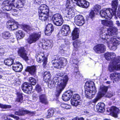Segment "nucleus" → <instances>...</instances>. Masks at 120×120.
Segmentation results:
<instances>
[{
    "label": "nucleus",
    "instance_id": "f257e3e1",
    "mask_svg": "<svg viewBox=\"0 0 120 120\" xmlns=\"http://www.w3.org/2000/svg\"><path fill=\"white\" fill-rule=\"evenodd\" d=\"M58 76L60 77L63 76L62 79L60 81L59 78L57 77H54L53 79L51 80L49 83V86H50L52 88L57 86V91L60 94L65 87L68 80V78L67 75L64 76L62 73L59 72L57 74Z\"/></svg>",
    "mask_w": 120,
    "mask_h": 120
},
{
    "label": "nucleus",
    "instance_id": "f03ea898",
    "mask_svg": "<svg viewBox=\"0 0 120 120\" xmlns=\"http://www.w3.org/2000/svg\"><path fill=\"white\" fill-rule=\"evenodd\" d=\"M104 56L107 60L111 59L109 68V70L110 71L120 70V56L115 58L116 55L115 53L108 52L105 53Z\"/></svg>",
    "mask_w": 120,
    "mask_h": 120
},
{
    "label": "nucleus",
    "instance_id": "7ed1b4c3",
    "mask_svg": "<svg viewBox=\"0 0 120 120\" xmlns=\"http://www.w3.org/2000/svg\"><path fill=\"white\" fill-rule=\"evenodd\" d=\"M103 28L101 27L100 29V33L99 35L100 40L103 41V42L106 43L108 45L109 48L111 50H115L117 48V46L119 44L120 41V39L119 38H116L112 37L111 38L106 39L105 35L106 33L105 32L102 33V30L103 31H105V30H103Z\"/></svg>",
    "mask_w": 120,
    "mask_h": 120
},
{
    "label": "nucleus",
    "instance_id": "20e7f679",
    "mask_svg": "<svg viewBox=\"0 0 120 120\" xmlns=\"http://www.w3.org/2000/svg\"><path fill=\"white\" fill-rule=\"evenodd\" d=\"M116 10L110 8L104 9L101 11L100 14L102 18L109 19H110L113 15L115 16L116 19H117V17L120 18V11L118 10L116 12Z\"/></svg>",
    "mask_w": 120,
    "mask_h": 120
},
{
    "label": "nucleus",
    "instance_id": "39448f33",
    "mask_svg": "<svg viewBox=\"0 0 120 120\" xmlns=\"http://www.w3.org/2000/svg\"><path fill=\"white\" fill-rule=\"evenodd\" d=\"M85 88L86 97L89 99L92 98L97 92L94 82L91 81L87 82L86 83Z\"/></svg>",
    "mask_w": 120,
    "mask_h": 120
},
{
    "label": "nucleus",
    "instance_id": "423d86ee",
    "mask_svg": "<svg viewBox=\"0 0 120 120\" xmlns=\"http://www.w3.org/2000/svg\"><path fill=\"white\" fill-rule=\"evenodd\" d=\"M55 59L52 61V64L54 68L59 69L65 66L67 63V59L63 57H60L58 58L57 56H56Z\"/></svg>",
    "mask_w": 120,
    "mask_h": 120
},
{
    "label": "nucleus",
    "instance_id": "0eeeda50",
    "mask_svg": "<svg viewBox=\"0 0 120 120\" xmlns=\"http://www.w3.org/2000/svg\"><path fill=\"white\" fill-rule=\"evenodd\" d=\"M101 27L103 28V30H105V31H103V30H102V33H104V32L105 33H106V34L105 35L106 36V39H108V38H111H111L110 37V36L113 35L116 32L117 30V28L115 27H111L107 29V28H105V26L103 27H101L100 28L99 30V35H100V29Z\"/></svg>",
    "mask_w": 120,
    "mask_h": 120
},
{
    "label": "nucleus",
    "instance_id": "6e6552de",
    "mask_svg": "<svg viewBox=\"0 0 120 120\" xmlns=\"http://www.w3.org/2000/svg\"><path fill=\"white\" fill-rule=\"evenodd\" d=\"M41 34V33L40 32H34L32 34L27 40L28 42L31 44L35 42L40 38Z\"/></svg>",
    "mask_w": 120,
    "mask_h": 120
},
{
    "label": "nucleus",
    "instance_id": "1a4fd4ad",
    "mask_svg": "<svg viewBox=\"0 0 120 120\" xmlns=\"http://www.w3.org/2000/svg\"><path fill=\"white\" fill-rule=\"evenodd\" d=\"M108 89L107 86H100L99 92L98 94L97 97L96 99L92 100V102L95 103L102 96H103L107 91Z\"/></svg>",
    "mask_w": 120,
    "mask_h": 120
},
{
    "label": "nucleus",
    "instance_id": "9d476101",
    "mask_svg": "<svg viewBox=\"0 0 120 120\" xmlns=\"http://www.w3.org/2000/svg\"><path fill=\"white\" fill-rule=\"evenodd\" d=\"M80 97L78 94H74L71 100V103L72 105L76 106L79 105H80L82 102L80 100Z\"/></svg>",
    "mask_w": 120,
    "mask_h": 120
},
{
    "label": "nucleus",
    "instance_id": "9b49d317",
    "mask_svg": "<svg viewBox=\"0 0 120 120\" xmlns=\"http://www.w3.org/2000/svg\"><path fill=\"white\" fill-rule=\"evenodd\" d=\"M93 49L96 53H102L106 50V46L103 44H98L94 46Z\"/></svg>",
    "mask_w": 120,
    "mask_h": 120
},
{
    "label": "nucleus",
    "instance_id": "f8f14e48",
    "mask_svg": "<svg viewBox=\"0 0 120 120\" xmlns=\"http://www.w3.org/2000/svg\"><path fill=\"white\" fill-rule=\"evenodd\" d=\"M75 22L77 25L81 26L84 24L85 20L83 16L81 15H78L75 18Z\"/></svg>",
    "mask_w": 120,
    "mask_h": 120
},
{
    "label": "nucleus",
    "instance_id": "ddd939ff",
    "mask_svg": "<svg viewBox=\"0 0 120 120\" xmlns=\"http://www.w3.org/2000/svg\"><path fill=\"white\" fill-rule=\"evenodd\" d=\"M6 25L7 28L11 30H13L17 29L19 26L18 22H14L11 21H9L7 22Z\"/></svg>",
    "mask_w": 120,
    "mask_h": 120
},
{
    "label": "nucleus",
    "instance_id": "4468645a",
    "mask_svg": "<svg viewBox=\"0 0 120 120\" xmlns=\"http://www.w3.org/2000/svg\"><path fill=\"white\" fill-rule=\"evenodd\" d=\"M19 55L26 61L28 60L26 51L23 47L20 48L18 51Z\"/></svg>",
    "mask_w": 120,
    "mask_h": 120
},
{
    "label": "nucleus",
    "instance_id": "2eb2a0df",
    "mask_svg": "<svg viewBox=\"0 0 120 120\" xmlns=\"http://www.w3.org/2000/svg\"><path fill=\"white\" fill-rule=\"evenodd\" d=\"M73 94V91L71 90L68 91L64 93L62 95V99L65 101H68L71 98Z\"/></svg>",
    "mask_w": 120,
    "mask_h": 120
},
{
    "label": "nucleus",
    "instance_id": "dca6fc26",
    "mask_svg": "<svg viewBox=\"0 0 120 120\" xmlns=\"http://www.w3.org/2000/svg\"><path fill=\"white\" fill-rule=\"evenodd\" d=\"M22 88L23 91L26 93H28V91L32 90V87L31 84L26 82L23 84L22 86Z\"/></svg>",
    "mask_w": 120,
    "mask_h": 120
},
{
    "label": "nucleus",
    "instance_id": "f3484780",
    "mask_svg": "<svg viewBox=\"0 0 120 120\" xmlns=\"http://www.w3.org/2000/svg\"><path fill=\"white\" fill-rule=\"evenodd\" d=\"M13 70L15 71L20 72L22 70L23 67L21 64L19 62L14 63L12 65Z\"/></svg>",
    "mask_w": 120,
    "mask_h": 120
},
{
    "label": "nucleus",
    "instance_id": "a211bd4d",
    "mask_svg": "<svg viewBox=\"0 0 120 120\" xmlns=\"http://www.w3.org/2000/svg\"><path fill=\"white\" fill-rule=\"evenodd\" d=\"M61 31V34L62 35H67L70 32L69 26L66 25H64L62 26Z\"/></svg>",
    "mask_w": 120,
    "mask_h": 120
},
{
    "label": "nucleus",
    "instance_id": "6ab92c4d",
    "mask_svg": "<svg viewBox=\"0 0 120 120\" xmlns=\"http://www.w3.org/2000/svg\"><path fill=\"white\" fill-rule=\"evenodd\" d=\"M76 4L80 7L85 8H88L90 5L89 3L85 0H80Z\"/></svg>",
    "mask_w": 120,
    "mask_h": 120
},
{
    "label": "nucleus",
    "instance_id": "aec40b11",
    "mask_svg": "<svg viewBox=\"0 0 120 120\" xmlns=\"http://www.w3.org/2000/svg\"><path fill=\"white\" fill-rule=\"evenodd\" d=\"M66 10L68 12L67 17H68L69 18H71L74 16L75 13L71 7H67L66 8Z\"/></svg>",
    "mask_w": 120,
    "mask_h": 120
},
{
    "label": "nucleus",
    "instance_id": "412c9836",
    "mask_svg": "<svg viewBox=\"0 0 120 120\" xmlns=\"http://www.w3.org/2000/svg\"><path fill=\"white\" fill-rule=\"evenodd\" d=\"M49 10L45 4L41 5L39 9V13H44L48 14Z\"/></svg>",
    "mask_w": 120,
    "mask_h": 120
},
{
    "label": "nucleus",
    "instance_id": "4be33fe9",
    "mask_svg": "<svg viewBox=\"0 0 120 120\" xmlns=\"http://www.w3.org/2000/svg\"><path fill=\"white\" fill-rule=\"evenodd\" d=\"M110 78L111 79L115 81H118L120 80V74L115 72L111 74Z\"/></svg>",
    "mask_w": 120,
    "mask_h": 120
},
{
    "label": "nucleus",
    "instance_id": "5701e85b",
    "mask_svg": "<svg viewBox=\"0 0 120 120\" xmlns=\"http://www.w3.org/2000/svg\"><path fill=\"white\" fill-rule=\"evenodd\" d=\"M52 45V40H47L45 41L44 45H42V47L44 49H47L51 48Z\"/></svg>",
    "mask_w": 120,
    "mask_h": 120
},
{
    "label": "nucleus",
    "instance_id": "b1692460",
    "mask_svg": "<svg viewBox=\"0 0 120 120\" xmlns=\"http://www.w3.org/2000/svg\"><path fill=\"white\" fill-rule=\"evenodd\" d=\"M79 29L77 28L74 29L72 34V40H73L78 38L79 35Z\"/></svg>",
    "mask_w": 120,
    "mask_h": 120
},
{
    "label": "nucleus",
    "instance_id": "393cba45",
    "mask_svg": "<svg viewBox=\"0 0 120 120\" xmlns=\"http://www.w3.org/2000/svg\"><path fill=\"white\" fill-rule=\"evenodd\" d=\"M105 105L103 103H99L96 105V108L97 111L102 112L105 110Z\"/></svg>",
    "mask_w": 120,
    "mask_h": 120
},
{
    "label": "nucleus",
    "instance_id": "a878e982",
    "mask_svg": "<svg viewBox=\"0 0 120 120\" xmlns=\"http://www.w3.org/2000/svg\"><path fill=\"white\" fill-rule=\"evenodd\" d=\"M109 110L110 112L112 113L113 116L115 117H117V115L119 112L118 109L115 107L113 106L110 108Z\"/></svg>",
    "mask_w": 120,
    "mask_h": 120
},
{
    "label": "nucleus",
    "instance_id": "bb28decb",
    "mask_svg": "<svg viewBox=\"0 0 120 120\" xmlns=\"http://www.w3.org/2000/svg\"><path fill=\"white\" fill-rule=\"evenodd\" d=\"M26 70L32 75H34L36 73V67L35 66L28 67Z\"/></svg>",
    "mask_w": 120,
    "mask_h": 120
},
{
    "label": "nucleus",
    "instance_id": "cd10ccee",
    "mask_svg": "<svg viewBox=\"0 0 120 120\" xmlns=\"http://www.w3.org/2000/svg\"><path fill=\"white\" fill-rule=\"evenodd\" d=\"M36 60L38 62H41L43 61L45 58H46L44 56V54L42 53H41L38 54L36 57Z\"/></svg>",
    "mask_w": 120,
    "mask_h": 120
},
{
    "label": "nucleus",
    "instance_id": "c85d7f7f",
    "mask_svg": "<svg viewBox=\"0 0 120 120\" xmlns=\"http://www.w3.org/2000/svg\"><path fill=\"white\" fill-rule=\"evenodd\" d=\"M51 75L49 72H45L43 75L44 80L46 82H48L50 80Z\"/></svg>",
    "mask_w": 120,
    "mask_h": 120
},
{
    "label": "nucleus",
    "instance_id": "c756f323",
    "mask_svg": "<svg viewBox=\"0 0 120 120\" xmlns=\"http://www.w3.org/2000/svg\"><path fill=\"white\" fill-rule=\"evenodd\" d=\"M11 3L9 0H6L4 1L2 5L1 8L4 11H7V9L8 5H10Z\"/></svg>",
    "mask_w": 120,
    "mask_h": 120
},
{
    "label": "nucleus",
    "instance_id": "7c9ffc66",
    "mask_svg": "<svg viewBox=\"0 0 120 120\" xmlns=\"http://www.w3.org/2000/svg\"><path fill=\"white\" fill-rule=\"evenodd\" d=\"M39 99L40 101L45 104L48 103L46 95L45 94H41L39 96Z\"/></svg>",
    "mask_w": 120,
    "mask_h": 120
},
{
    "label": "nucleus",
    "instance_id": "2f4dec72",
    "mask_svg": "<svg viewBox=\"0 0 120 120\" xmlns=\"http://www.w3.org/2000/svg\"><path fill=\"white\" fill-rule=\"evenodd\" d=\"M22 95V93L20 92H18L17 93V97L15 101L18 102H22L23 100V97Z\"/></svg>",
    "mask_w": 120,
    "mask_h": 120
},
{
    "label": "nucleus",
    "instance_id": "473e14b6",
    "mask_svg": "<svg viewBox=\"0 0 120 120\" xmlns=\"http://www.w3.org/2000/svg\"><path fill=\"white\" fill-rule=\"evenodd\" d=\"M62 18V17L60 14L56 13L54 15L52 16V20L53 22Z\"/></svg>",
    "mask_w": 120,
    "mask_h": 120
},
{
    "label": "nucleus",
    "instance_id": "72a5a7b5",
    "mask_svg": "<svg viewBox=\"0 0 120 120\" xmlns=\"http://www.w3.org/2000/svg\"><path fill=\"white\" fill-rule=\"evenodd\" d=\"M48 14L39 13V18L42 21H45L47 20L48 17Z\"/></svg>",
    "mask_w": 120,
    "mask_h": 120
},
{
    "label": "nucleus",
    "instance_id": "f704fd0d",
    "mask_svg": "<svg viewBox=\"0 0 120 120\" xmlns=\"http://www.w3.org/2000/svg\"><path fill=\"white\" fill-rule=\"evenodd\" d=\"M73 45L75 50H77L81 45V43L79 40H76L73 42Z\"/></svg>",
    "mask_w": 120,
    "mask_h": 120
},
{
    "label": "nucleus",
    "instance_id": "c9c22d12",
    "mask_svg": "<svg viewBox=\"0 0 120 120\" xmlns=\"http://www.w3.org/2000/svg\"><path fill=\"white\" fill-rule=\"evenodd\" d=\"M10 36V33L8 31H4L2 34V37L4 39H8Z\"/></svg>",
    "mask_w": 120,
    "mask_h": 120
},
{
    "label": "nucleus",
    "instance_id": "e433bc0d",
    "mask_svg": "<svg viewBox=\"0 0 120 120\" xmlns=\"http://www.w3.org/2000/svg\"><path fill=\"white\" fill-rule=\"evenodd\" d=\"M16 33L17 37L18 39H22L25 36V34L22 31L19 30L17 31Z\"/></svg>",
    "mask_w": 120,
    "mask_h": 120
},
{
    "label": "nucleus",
    "instance_id": "4c0bfd02",
    "mask_svg": "<svg viewBox=\"0 0 120 120\" xmlns=\"http://www.w3.org/2000/svg\"><path fill=\"white\" fill-rule=\"evenodd\" d=\"M14 60L11 59H7L4 61V64L8 66H11L13 64Z\"/></svg>",
    "mask_w": 120,
    "mask_h": 120
},
{
    "label": "nucleus",
    "instance_id": "58836bf2",
    "mask_svg": "<svg viewBox=\"0 0 120 120\" xmlns=\"http://www.w3.org/2000/svg\"><path fill=\"white\" fill-rule=\"evenodd\" d=\"M63 22V18H62L55 21L53 23L55 25L57 26H60L62 24Z\"/></svg>",
    "mask_w": 120,
    "mask_h": 120
},
{
    "label": "nucleus",
    "instance_id": "ea45409f",
    "mask_svg": "<svg viewBox=\"0 0 120 120\" xmlns=\"http://www.w3.org/2000/svg\"><path fill=\"white\" fill-rule=\"evenodd\" d=\"M54 112V110L52 109H50L48 111V114L47 115L46 118H49L52 117Z\"/></svg>",
    "mask_w": 120,
    "mask_h": 120
},
{
    "label": "nucleus",
    "instance_id": "a19ab883",
    "mask_svg": "<svg viewBox=\"0 0 120 120\" xmlns=\"http://www.w3.org/2000/svg\"><path fill=\"white\" fill-rule=\"evenodd\" d=\"M101 8V6H100L98 5H95L94 7V11L95 12H96L97 13H99Z\"/></svg>",
    "mask_w": 120,
    "mask_h": 120
},
{
    "label": "nucleus",
    "instance_id": "79ce46f5",
    "mask_svg": "<svg viewBox=\"0 0 120 120\" xmlns=\"http://www.w3.org/2000/svg\"><path fill=\"white\" fill-rule=\"evenodd\" d=\"M117 1L118 0H114L112 1V5L113 8L112 9H116L118 5Z\"/></svg>",
    "mask_w": 120,
    "mask_h": 120
},
{
    "label": "nucleus",
    "instance_id": "37998d69",
    "mask_svg": "<svg viewBox=\"0 0 120 120\" xmlns=\"http://www.w3.org/2000/svg\"><path fill=\"white\" fill-rule=\"evenodd\" d=\"M28 81L33 85H35L36 83V81L35 79L32 77H30L28 79Z\"/></svg>",
    "mask_w": 120,
    "mask_h": 120
},
{
    "label": "nucleus",
    "instance_id": "c03bdc74",
    "mask_svg": "<svg viewBox=\"0 0 120 120\" xmlns=\"http://www.w3.org/2000/svg\"><path fill=\"white\" fill-rule=\"evenodd\" d=\"M23 29L25 31L27 32L28 31L31 30L32 28L31 27L28 25H24L23 26Z\"/></svg>",
    "mask_w": 120,
    "mask_h": 120
},
{
    "label": "nucleus",
    "instance_id": "a18cd8bd",
    "mask_svg": "<svg viewBox=\"0 0 120 120\" xmlns=\"http://www.w3.org/2000/svg\"><path fill=\"white\" fill-rule=\"evenodd\" d=\"M95 12L94 10H92L90 13L89 17L92 19H93L95 17V14H98L97 13H95Z\"/></svg>",
    "mask_w": 120,
    "mask_h": 120
},
{
    "label": "nucleus",
    "instance_id": "49530a36",
    "mask_svg": "<svg viewBox=\"0 0 120 120\" xmlns=\"http://www.w3.org/2000/svg\"><path fill=\"white\" fill-rule=\"evenodd\" d=\"M60 106L62 108L66 109H71V108L70 105L66 104H61L60 105Z\"/></svg>",
    "mask_w": 120,
    "mask_h": 120
},
{
    "label": "nucleus",
    "instance_id": "de8ad7c7",
    "mask_svg": "<svg viewBox=\"0 0 120 120\" xmlns=\"http://www.w3.org/2000/svg\"><path fill=\"white\" fill-rule=\"evenodd\" d=\"M15 0H11V1L12 2V3H11V4L10 5H8V7H7V11H9L11 10L12 9V6H13L15 8V7L13 5V3H14V1ZM15 8H16L15 7Z\"/></svg>",
    "mask_w": 120,
    "mask_h": 120
},
{
    "label": "nucleus",
    "instance_id": "09e8293b",
    "mask_svg": "<svg viewBox=\"0 0 120 120\" xmlns=\"http://www.w3.org/2000/svg\"><path fill=\"white\" fill-rule=\"evenodd\" d=\"M0 108L3 109H9L11 108V106L10 105L0 103Z\"/></svg>",
    "mask_w": 120,
    "mask_h": 120
},
{
    "label": "nucleus",
    "instance_id": "8fccbe9b",
    "mask_svg": "<svg viewBox=\"0 0 120 120\" xmlns=\"http://www.w3.org/2000/svg\"><path fill=\"white\" fill-rule=\"evenodd\" d=\"M46 29L47 30H51L52 31L53 30V27L51 23H49L46 26Z\"/></svg>",
    "mask_w": 120,
    "mask_h": 120
},
{
    "label": "nucleus",
    "instance_id": "3c124183",
    "mask_svg": "<svg viewBox=\"0 0 120 120\" xmlns=\"http://www.w3.org/2000/svg\"><path fill=\"white\" fill-rule=\"evenodd\" d=\"M72 4V0H67L66 4V8H67V7H71V5Z\"/></svg>",
    "mask_w": 120,
    "mask_h": 120
},
{
    "label": "nucleus",
    "instance_id": "603ef678",
    "mask_svg": "<svg viewBox=\"0 0 120 120\" xmlns=\"http://www.w3.org/2000/svg\"><path fill=\"white\" fill-rule=\"evenodd\" d=\"M7 52V49L5 48L0 49V55H2Z\"/></svg>",
    "mask_w": 120,
    "mask_h": 120
},
{
    "label": "nucleus",
    "instance_id": "864d4df0",
    "mask_svg": "<svg viewBox=\"0 0 120 120\" xmlns=\"http://www.w3.org/2000/svg\"><path fill=\"white\" fill-rule=\"evenodd\" d=\"M114 95V93L112 92H110L108 93L106 95V96L108 98H110Z\"/></svg>",
    "mask_w": 120,
    "mask_h": 120
},
{
    "label": "nucleus",
    "instance_id": "5fc2aeb1",
    "mask_svg": "<svg viewBox=\"0 0 120 120\" xmlns=\"http://www.w3.org/2000/svg\"><path fill=\"white\" fill-rule=\"evenodd\" d=\"M52 31L51 30H47L46 29V30L45 31V34L47 35H50L52 33Z\"/></svg>",
    "mask_w": 120,
    "mask_h": 120
},
{
    "label": "nucleus",
    "instance_id": "6e6d98bb",
    "mask_svg": "<svg viewBox=\"0 0 120 120\" xmlns=\"http://www.w3.org/2000/svg\"><path fill=\"white\" fill-rule=\"evenodd\" d=\"M36 89L38 92H39L41 91V87L38 85H37L36 86Z\"/></svg>",
    "mask_w": 120,
    "mask_h": 120
},
{
    "label": "nucleus",
    "instance_id": "4d7b16f0",
    "mask_svg": "<svg viewBox=\"0 0 120 120\" xmlns=\"http://www.w3.org/2000/svg\"><path fill=\"white\" fill-rule=\"evenodd\" d=\"M9 15V14L6 12H4L1 11L0 17H4L5 16H8Z\"/></svg>",
    "mask_w": 120,
    "mask_h": 120
},
{
    "label": "nucleus",
    "instance_id": "13d9d810",
    "mask_svg": "<svg viewBox=\"0 0 120 120\" xmlns=\"http://www.w3.org/2000/svg\"><path fill=\"white\" fill-rule=\"evenodd\" d=\"M74 74L76 75H79L80 72L78 71V70L77 67L75 68L74 70Z\"/></svg>",
    "mask_w": 120,
    "mask_h": 120
},
{
    "label": "nucleus",
    "instance_id": "bf43d9fd",
    "mask_svg": "<svg viewBox=\"0 0 120 120\" xmlns=\"http://www.w3.org/2000/svg\"><path fill=\"white\" fill-rule=\"evenodd\" d=\"M108 24L107 26L109 27H112L113 26V22L112 21H108Z\"/></svg>",
    "mask_w": 120,
    "mask_h": 120
},
{
    "label": "nucleus",
    "instance_id": "052dcab7",
    "mask_svg": "<svg viewBox=\"0 0 120 120\" xmlns=\"http://www.w3.org/2000/svg\"><path fill=\"white\" fill-rule=\"evenodd\" d=\"M101 23L103 25L107 26L108 24V21L105 20H101Z\"/></svg>",
    "mask_w": 120,
    "mask_h": 120
},
{
    "label": "nucleus",
    "instance_id": "680f3d73",
    "mask_svg": "<svg viewBox=\"0 0 120 120\" xmlns=\"http://www.w3.org/2000/svg\"><path fill=\"white\" fill-rule=\"evenodd\" d=\"M22 112L24 114H30L33 113L32 112H31V111L26 110L23 111Z\"/></svg>",
    "mask_w": 120,
    "mask_h": 120
},
{
    "label": "nucleus",
    "instance_id": "e2e57ef3",
    "mask_svg": "<svg viewBox=\"0 0 120 120\" xmlns=\"http://www.w3.org/2000/svg\"><path fill=\"white\" fill-rule=\"evenodd\" d=\"M47 58H45V60H44L43 61L44 62H43V67H45L46 66L47 62Z\"/></svg>",
    "mask_w": 120,
    "mask_h": 120
},
{
    "label": "nucleus",
    "instance_id": "0e129e2a",
    "mask_svg": "<svg viewBox=\"0 0 120 120\" xmlns=\"http://www.w3.org/2000/svg\"><path fill=\"white\" fill-rule=\"evenodd\" d=\"M58 42L64 43L65 42V41L63 39H61L58 40Z\"/></svg>",
    "mask_w": 120,
    "mask_h": 120
},
{
    "label": "nucleus",
    "instance_id": "69168bd1",
    "mask_svg": "<svg viewBox=\"0 0 120 120\" xmlns=\"http://www.w3.org/2000/svg\"><path fill=\"white\" fill-rule=\"evenodd\" d=\"M116 24L118 26H120V23L119 21H117L116 22Z\"/></svg>",
    "mask_w": 120,
    "mask_h": 120
},
{
    "label": "nucleus",
    "instance_id": "338daca9",
    "mask_svg": "<svg viewBox=\"0 0 120 120\" xmlns=\"http://www.w3.org/2000/svg\"><path fill=\"white\" fill-rule=\"evenodd\" d=\"M64 119L63 117L56 118V119L55 120H63Z\"/></svg>",
    "mask_w": 120,
    "mask_h": 120
},
{
    "label": "nucleus",
    "instance_id": "774afa93",
    "mask_svg": "<svg viewBox=\"0 0 120 120\" xmlns=\"http://www.w3.org/2000/svg\"><path fill=\"white\" fill-rule=\"evenodd\" d=\"M73 61L74 62V63L76 64H77L78 62V61L77 60L75 59H73Z\"/></svg>",
    "mask_w": 120,
    "mask_h": 120
}]
</instances>
